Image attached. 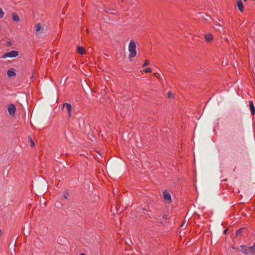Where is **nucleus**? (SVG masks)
I'll list each match as a JSON object with an SVG mask.
<instances>
[{
    "label": "nucleus",
    "mask_w": 255,
    "mask_h": 255,
    "mask_svg": "<svg viewBox=\"0 0 255 255\" xmlns=\"http://www.w3.org/2000/svg\"><path fill=\"white\" fill-rule=\"evenodd\" d=\"M136 44L133 40L130 41L128 45V51L129 52V59L131 61V58H134L136 55Z\"/></svg>",
    "instance_id": "obj_1"
},
{
    "label": "nucleus",
    "mask_w": 255,
    "mask_h": 255,
    "mask_svg": "<svg viewBox=\"0 0 255 255\" xmlns=\"http://www.w3.org/2000/svg\"><path fill=\"white\" fill-rule=\"evenodd\" d=\"M47 31L44 26H42L40 23H37L35 26V34L38 37H42Z\"/></svg>",
    "instance_id": "obj_2"
},
{
    "label": "nucleus",
    "mask_w": 255,
    "mask_h": 255,
    "mask_svg": "<svg viewBox=\"0 0 255 255\" xmlns=\"http://www.w3.org/2000/svg\"><path fill=\"white\" fill-rule=\"evenodd\" d=\"M18 55V52L17 51L12 50L9 52H6L4 53L2 56L1 57L2 58H6L7 57L9 58H12V57H16Z\"/></svg>",
    "instance_id": "obj_3"
},
{
    "label": "nucleus",
    "mask_w": 255,
    "mask_h": 255,
    "mask_svg": "<svg viewBox=\"0 0 255 255\" xmlns=\"http://www.w3.org/2000/svg\"><path fill=\"white\" fill-rule=\"evenodd\" d=\"M163 197L164 201L167 203L172 202L171 196L167 190H165L163 193Z\"/></svg>",
    "instance_id": "obj_4"
},
{
    "label": "nucleus",
    "mask_w": 255,
    "mask_h": 255,
    "mask_svg": "<svg viewBox=\"0 0 255 255\" xmlns=\"http://www.w3.org/2000/svg\"><path fill=\"white\" fill-rule=\"evenodd\" d=\"M7 110L10 115L13 116L14 115L16 108L13 104H10L8 106Z\"/></svg>",
    "instance_id": "obj_5"
},
{
    "label": "nucleus",
    "mask_w": 255,
    "mask_h": 255,
    "mask_svg": "<svg viewBox=\"0 0 255 255\" xmlns=\"http://www.w3.org/2000/svg\"><path fill=\"white\" fill-rule=\"evenodd\" d=\"M64 107H66L68 114V116L69 117H71V112H72V106L69 103H64L62 106V108H64Z\"/></svg>",
    "instance_id": "obj_6"
},
{
    "label": "nucleus",
    "mask_w": 255,
    "mask_h": 255,
    "mask_svg": "<svg viewBox=\"0 0 255 255\" xmlns=\"http://www.w3.org/2000/svg\"><path fill=\"white\" fill-rule=\"evenodd\" d=\"M238 250L239 252H241L244 254H248L247 247L245 245L240 246L238 249Z\"/></svg>",
    "instance_id": "obj_7"
},
{
    "label": "nucleus",
    "mask_w": 255,
    "mask_h": 255,
    "mask_svg": "<svg viewBox=\"0 0 255 255\" xmlns=\"http://www.w3.org/2000/svg\"><path fill=\"white\" fill-rule=\"evenodd\" d=\"M249 107L252 115H254L255 113V108L253 102L252 101H250L249 102Z\"/></svg>",
    "instance_id": "obj_8"
},
{
    "label": "nucleus",
    "mask_w": 255,
    "mask_h": 255,
    "mask_svg": "<svg viewBox=\"0 0 255 255\" xmlns=\"http://www.w3.org/2000/svg\"><path fill=\"white\" fill-rule=\"evenodd\" d=\"M7 75L9 77H11L15 76L16 75V73L13 69H10L7 71Z\"/></svg>",
    "instance_id": "obj_9"
},
{
    "label": "nucleus",
    "mask_w": 255,
    "mask_h": 255,
    "mask_svg": "<svg viewBox=\"0 0 255 255\" xmlns=\"http://www.w3.org/2000/svg\"><path fill=\"white\" fill-rule=\"evenodd\" d=\"M248 254H255V244L250 247H248Z\"/></svg>",
    "instance_id": "obj_10"
},
{
    "label": "nucleus",
    "mask_w": 255,
    "mask_h": 255,
    "mask_svg": "<svg viewBox=\"0 0 255 255\" xmlns=\"http://www.w3.org/2000/svg\"><path fill=\"white\" fill-rule=\"evenodd\" d=\"M206 40L207 42H211L212 40L213 36L211 33H207L204 35Z\"/></svg>",
    "instance_id": "obj_11"
},
{
    "label": "nucleus",
    "mask_w": 255,
    "mask_h": 255,
    "mask_svg": "<svg viewBox=\"0 0 255 255\" xmlns=\"http://www.w3.org/2000/svg\"><path fill=\"white\" fill-rule=\"evenodd\" d=\"M237 6L240 11H243V5L241 0H237Z\"/></svg>",
    "instance_id": "obj_12"
},
{
    "label": "nucleus",
    "mask_w": 255,
    "mask_h": 255,
    "mask_svg": "<svg viewBox=\"0 0 255 255\" xmlns=\"http://www.w3.org/2000/svg\"><path fill=\"white\" fill-rule=\"evenodd\" d=\"M77 51L79 54L83 55L85 54V50L83 47L79 46L77 48Z\"/></svg>",
    "instance_id": "obj_13"
},
{
    "label": "nucleus",
    "mask_w": 255,
    "mask_h": 255,
    "mask_svg": "<svg viewBox=\"0 0 255 255\" xmlns=\"http://www.w3.org/2000/svg\"><path fill=\"white\" fill-rule=\"evenodd\" d=\"M12 19L14 21L17 22L19 20V17L17 14L13 13H12Z\"/></svg>",
    "instance_id": "obj_14"
},
{
    "label": "nucleus",
    "mask_w": 255,
    "mask_h": 255,
    "mask_svg": "<svg viewBox=\"0 0 255 255\" xmlns=\"http://www.w3.org/2000/svg\"><path fill=\"white\" fill-rule=\"evenodd\" d=\"M243 230H244V229H240L238 230L236 232V236L238 237V236L242 234Z\"/></svg>",
    "instance_id": "obj_15"
},
{
    "label": "nucleus",
    "mask_w": 255,
    "mask_h": 255,
    "mask_svg": "<svg viewBox=\"0 0 255 255\" xmlns=\"http://www.w3.org/2000/svg\"><path fill=\"white\" fill-rule=\"evenodd\" d=\"M200 14L201 15V17L205 19H206L207 17L208 16L207 14L204 13H201Z\"/></svg>",
    "instance_id": "obj_16"
},
{
    "label": "nucleus",
    "mask_w": 255,
    "mask_h": 255,
    "mask_svg": "<svg viewBox=\"0 0 255 255\" xmlns=\"http://www.w3.org/2000/svg\"><path fill=\"white\" fill-rule=\"evenodd\" d=\"M4 12L3 11L2 9L0 7V18H1L4 16Z\"/></svg>",
    "instance_id": "obj_17"
},
{
    "label": "nucleus",
    "mask_w": 255,
    "mask_h": 255,
    "mask_svg": "<svg viewBox=\"0 0 255 255\" xmlns=\"http://www.w3.org/2000/svg\"><path fill=\"white\" fill-rule=\"evenodd\" d=\"M149 64V61L147 60H146L145 61V63L144 64H143V67H145V66H148V65Z\"/></svg>",
    "instance_id": "obj_18"
},
{
    "label": "nucleus",
    "mask_w": 255,
    "mask_h": 255,
    "mask_svg": "<svg viewBox=\"0 0 255 255\" xmlns=\"http://www.w3.org/2000/svg\"><path fill=\"white\" fill-rule=\"evenodd\" d=\"M68 196V193L67 192H65L63 194V198L65 199H67Z\"/></svg>",
    "instance_id": "obj_19"
},
{
    "label": "nucleus",
    "mask_w": 255,
    "mask_h": 255,
    "mask_svg": "<svg viewBox=\"0 0 255 255\" xmlns=\"http://www.w3.org/2000/svg\"><path fill=\"white\" fill-rule=\"evenodd\" d=\"M144 71L145 72V73H150V72H151V69L149 68H147L146 69H145Z\"/></svg>",
    "instance_id": "obj_20"
},
{
    "label": "nucleus",
    "mask_w": 255,
    "mask_h": 255,
    "mask_svg": "<svg viewBox=\"0 0 255 255\" xmlns=\"http://www.w3.org/2000/svg\"><path fill=\"white\" fill-rule=\"evenodd\" d=\"M167 97L168 98H170V99L172 98L173 97V94L171 92H168V94H167Z\"/></svg>",
    "instance_id": "obj_21"
},
{
    "label": "nucleus",
    "mask_w": 255,
    "mask_h": 255,
    "mask_svg": "<svg viewBox=\"0 0 255 255\" xmlns=\"http://www.w3.org/2000/svg\"><path fill=\"white\" fill-rule=\"evenodd\" d=\"M30 142L31 146H34V142L32 141L31 138L30 139Z\"/></svg>",
    "instance_id": "obj_22"
},
{
    "label": "nucleus",
    "mask_w": 255,
    "mask_h": 255,
    "mask_svg": "<svg viewBox=\"0 0 255 255\" xmlns=\"http://www.w3.org/2000/svg\"><path fill=\"white\" fill-rule=\"evenodd\" d=\"M153 75L156 77H158L159 76V74L157 73H153Z\"/></svg>",
    "instance_id": "obj_23"
},
{
    "label": "nucleus",
    "mask_w": 255,
    "mask_h": 255,
    "mask_svg": "<svg viewBox=\"0 0 255 255\" xmlns=\"http://www.w3.org/2000/svg\"><path fill=\"white\" fill-rule=\"evenodd\" d=\"M227 232V229H226V230H225L224 231V234H225L226 233V232Z\"/></svg>",
    "instance_id": "obj_24"
},
{
    "label": "nucleus",
    "mask_w": 255,
    "mask_h": 255,
    "mask_svg": "<svg viewBox=\"0 0 255 255\" xmlns=\"http://www.w3.org/2000/svg\"><path fill=\"white\" fill-rule=\"evenodd\" d=\"M2 234V231H1V230H0V236Z\"/></svg>",
    "instance_id": "obj_25"
},
{
    "label": "nucleus",
    "mask_w": 255,
    "mask_h": 255,
    "mask_svg": "<svg viewBox=\"0 0 255 255\" xmlns=\"http://www.w3.org/2000/svg\"><path fill=\"white\" fill-rule=\"evenodd\" d=\"M65 136H66V138H67L66 132H65Z\"/></svg>",
    "instance_id": "obj_26"
},
{
    "label": "nucleus",
    "mask_w": 255,
    "mask_h": 255,
    "mask_svg": "<svg viewBox=\"0 0 255 255\" xmlns=\"http://www.w3.org/2000/svg\"><path fill=\"white\" fill-rule=\"evenodd\" d=\"M80 255H85V254H81Z\"/></svg>",
    "instance_id": "obj_27"
},
{
    "label": "nucleus",
    "mask_w": 255,
    "mask_h": 255,
    "mask_svg": "<svg viewBox=\"0 0 255 255\" xmlns=\"http://www.w3.org/2000/svg\"><path fill=\"white\" fill-rule=\"evenodd\" d=\"M87 32L88 33L89 32V31L88 29H87Z\"/></svg>",
    "instance_id": "obj_28"
}]
</instances>
